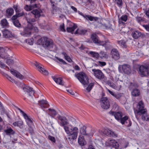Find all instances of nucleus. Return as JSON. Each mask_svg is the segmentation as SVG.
I'll return each instance as SVG.
<instances>
[{"label": "nucleus", "instance_id": "15", "mask_svg": "<svg viewBox=\"0 0 149 149\" xmlns=\"http://www.w3.org/2000/svg\"><path fill=\"white\" fill-rule=\"evenodd\" d=\"M91 39L93 42L98 45H103V42L102 41H101L100 40L98 37L95 34H93L91 35Z\"/></svg>", "mask_w": 149, "mask_h": 149}, {"label": "nucleus", "instance_id": "41", "mask_svg": "<svg viewBox=\"0 0 149 149\" xmlns=\"http://www.w3.org/2000/svg\"><path fill=\"white\" fill-rule=\"evenodd\" d=\"M99 56L101 58H107L108 57V55L107 54H106V53L102 51H101L100 52Z\"/></svg>", "mask_w": 149, "mask_h": 149}, {"label": "nucleus", "instance_id": "6", "mask_svg": "<svg viewBox=\"0 0 149 149\" xmlns=\"http://www.w3.org/2000/svg\"><path fill=\"white\" fill-rule=\"evenodd\" d=\"M32 27L29 28L28 27L21 28L20 30V34L23 36L29 37L31 34Z\"/></svg>", "mask_w": 149, "mask_h": 149}, {"label": "nucleus", "instance_id": "2", "mask_svg": "<svg viewBox=\"0 0 149 149\" xmlns=\"http://www.w3.org/2000/svg\"><path fill=\"white\" fill-rule=\"evenodd\" d=\"M65 131L68 135V139L70 141L77 139L79 132V129L77 127H72L70 128L69 127H65Z\"/></svg>", "mask_w": 149, "mask_h": 149}, {"label": "nucleus", "instance_id": "45", "mask_svg": "<svg viewBox=\"0 0 149 149\" xmlns=\"http://www.w3.org/2000/svg\"><path fill=\"white\" fill-rule=\"evenodd\" d=\"M94 86V83H90L86 88V90L88 92H89Z\"/></svg>", "mask_w": 149, "mask_h": 149}, {"label": "nucleus", "instance_id": "18", "mask_svg": "<svg viewBox=\"0 0 149 149\" xmlns=\"http://www.w3.org/2000/svg\"><path fill=\"white\" fill-rule=\"evenodd\" d=\"M38 102L39 105L44 111H45L44 109L48 107L49 105L47 101L46 100L43 99L39 101Z\"/></svg>", "mask_w": 149, "mask_h": 149}, {"label": "nucleus", "instance_id": "10", "mask_svg": "<svg viewBox=\"0 0 149 149\" xmlns=\"http://www.w3.org/2000/svg\"><path fill=\"white\" fill-rule=\"evenodd\" d=\"M100 102L101 106L103 109H107L109 108L110 104L109 100L106 97L102 98Z\"/></svg>", "mask_w": 149, "mask_h": 149}, {"label": "nucleus", "instance_id": "11", "mask_svg": "<svg viewBox=\"0 0 149 149\" xmlns=\"http://www.w3.org/2000/svg\"><path fill=\"white\" fill-rule=\"evenodd\" d=\"M118 69L122 68L123 72L125 74H130L131 72L130 66L127 64L120 65L118 67Z\"/></svg>", "mask_w": 149, "mask_h": 149}, {"label": "nucleus", "instance_id": "37", "mask_svg": "<svg viewBox=\"0 0 149 149\" xmlns=\"http://www.w3.org/2000/svg\"><path fill=\"white\" fill-rule=\"evenodd\" d=\"M77 28V26L75 25L74 24L72 27H67V31L68 32L71 33L73 31Z\"/></svg>", "mask_w": 149, "mask_h": 149}, {"label": "nucleus", "instance_id": "46", "mask_svg": "<svg viewBox=\"0 0 149 149\" xmlns=\"http://www.w3.org/2000/svg\"><path fill=\"white\" fill-rule=\"evenodd\" d=\"M86 32V31L85 30H80L79 31H76L75 32L76 33H78L79 34L81 35H84Z\"/></svg>", "mask_w": 149, "mask_h": 149}, {"label": "nucleus", "instance_id": "29", "mask_svg": "<svg viewBox=\"0 0 149 149\" xmlns=\"http://www.w3.org/2000/svg\"><path fill=\"white\" fill-rule=\"evenodd\" d=\"M79 143L81 146H83L86 144V142L84 139L83 136H79L78 139Z\"/></svg>", "mask_w": 149, "mask_h": 149}, {"label": "nucleus", "instance_id": "48", "mask_svg": "<svg viewBox=\"0 0 149 149\" xmlns=\"http://www.w3.org/2000/svg\"><path fill=\"white\" fill-rule=\"evenodd\" d=\"M117 5L119 7H121L123 5L122 0H115Z\"/></svg>", "mask_w": 149, "mask_h": 149}, {"label": "nucleus", "instance_id": "61", "mask_svg": "<svg viewBox=\"0 0 149 149\" xmlns=\"http://www.w3.org/2000/svg\"><path fill=\"white\" fill-rule=\"evenodd\" d=\"M145 13V14L148 18L149 17V8L146 9Z\"/></svg>", "mask_w": 149, "mask_h": 149}, {"label": "nucleus", "instance_id": "54", "mask_svg": "<svg viewBox=\"0 0 149 149\" xmlns=\"http://www.w3.org/2000/svg\"><path fill=\"white\" fill-rule=\"evenodd\" d=\"M24 8L27 11H30L32 9L33 7L31 6H29L28 5H26L25 6Z\"/></svg>", "mask_w": 149, "mask_h": 149}, {"label": "nucleus", "instance_id": "58", "mask_svg": "<svg viewBox=\"0 0 149 149\" xmlns=\"http://www.w3.org/2000/svg\"><path fill=\"white\" fill-rule=\"evenodd\" d=\"M98 63L99 65L102 66H104L106 65V63L104 62L99 61Z\"/></svg>", "mask_w": 149, "mask_h": 149}, {"label": "nucleus", "instance_id": "3", "mask_svg": "<svg viewBox=\"0 0 149 149\" xmlns=\"http://www.w3.org/2000/svg\"><path fill=\"white\" fill-rule=\"evenodd\" d=\"M75 76L80 82L84 85H87L89 83L88 79L84 72H80L77 75L75 74Z\"/></svg>", "mask_w": 149, "mask_h": 149}, {"label": "nucleus", "instance_id": "32", "mask_svg": "<svg viewBox=\"0 0 149 149\" xmlns=\"http://www.w3.org/2000/svg\"><path fill=\"white\" fill-rule=\"evenodd\" d=\"M14 12L13 9L12 8H9L6 10V14L8 16H10L13 14Z\"/></svg>", "mask_w": 149, "mask_h": 149}, {"label": "nucleus", "instance_id": "4", "mask_svg": "<svg viewBox=\"0 0 149 149\" xmlns=\"http://www.w3.org/2000/svg\"><path fill=\"white\" fill-rule=\"evenodd\" d=\"M21 85L20 86L21 88L27 94L30 96H32L34 95V91L32 88L24 84V83H21Z\"/></svg>", "mask_w": 149, "mask_h": 149}, {"label": "nucleus", "instance_id": "5", "mask_svg": "<svg viewBox=\"0 0 149 149\" xmlns=\"http://www.w3.org/2000/svg\"><path fill=\"white\" fill-rule=\"evenodd\" d=\"M139 74L142 77L148 76L149 74V67L141 65L139 68Z\"/></svg>", "mask_w": 149, "mask_h": 149}, {"label": "nucleus", "instance_id": "35", "mask_svg": "<svg viewBox=\"0 0 149 149\" xmlns=\"http://www.w3.org/2000/svg\"><path fill=\"white\" fill-rule=\"evenodd\" d=\"M102 42H103L104 44L103 45H101L104 46L106 49H108L111 47V46L110 45V43L109 41H102Z\"/></svg>", "mask_w": 149, "mask_h": 149}, {"label": "nucleus", "instance_id": "19", "mask_svg": "<svg viewBox=\"0 0 149 149\" xmlns=\"http://www.w3.org/2000/svg\"><path fill=\"white\" fill-rule=\"evenodd\" d=\"M109 113L111 115L114 116L115 118L118 121H119L122 117V113L121 112H114L110 111Z\"/></svg>", "mask_w": 149, "mask_h": 149}, {"label": "nucleus", "instance_id": "44", "mask_svg": "<svg viewBox=\"0 0 149 149\" xmlns=\"http://www.w3.org/2000/svg\"><path fill=\"white\" fill-rule=\"evenodd\" d=\"M26 19L27 22L30 24H31L32 22H34L36 21L35 19L34 18H31L26 17Z\"/></svg>", "mask_w": 149, "mask_h": 149}, {"label": "nucleus", "instance_id": "31", "mask_svg": "<svg viewBox=\"0 0 149 149\" xmlns=\"http://www.w3.org/2000/svg\"><path fill=\"white\" fill-rule=\"evenodd\" d=\"M1 24L3 28L8 27L9 26L8 23L6 19H3L1 21Z\"/></svg>", "mask_w": 149, "mask_h": 149}, {"label": "nucleus", "instance_id": "59", "mask_svg": "<svg viewBox=\"0 0 149 149\" xmlns=\"http://www.w3.org/2000/svg\"><path fill=\"white\" fill-rule=\"evenodd\" d=\"M0 67H1L2 68H4L5 67L7 68H8V67L6 66L5 64H4L3 63H2L0 61Z\"/></svg>", "mask_w": 149, "mask_h": 149}, {"label": "nucleus", "instance_id": "21", "mask_svg": "<svg viewBox=\"0 0 149 149\" xmlns=\"http://www.w3.org/2000/svg\"><path fill=\"white\" fill-rule=\"evenodd\" d=\"M86 127L85 126H83L79 129V132L80 134L83 135H86V134L92 135V134L90 133L87 130Z\"/></svg>", "mask_w": 149, "mask_h": 149}, {"label": "nucleus", "instance_id": "39", "mask_svg": "<svg viewBox=\"0 0 149 149\" xmlns=\"http://www.w3.org/2000/svg\"><path fill=\"white\" fill-rule=\"evenodd\" d=\"M62 54L64 56L65 58L68 62L70 63L72 62V59L70 58L69 56L67 55V54L65 52H63L62 53Z\"/></svg>", "mask_w": 149, "mask_h": 149}, {"label": "nucleus", "instance_id": "9", "mask_svg": "<svg viewBox=\"0 0 149 149\" xmlns=\"http://www.w3.org/2000/svg\"><path fill=\"white\" fill-rule=\"evenodd\" d=\"M57 118L61 121L60 125L61 126H63L65 130V127H69L67 125L69 124L68 120L65 117L58 115L57 117Z\"/></svg>", "mask_w": 149, "mask_h": 149}, {"label": "nucleus", "instance_id": "22", "mask_svg": "<svg viewBox=\"0 0 149 149\" xmlns=\"http://www.w3.org/2000/svg\"><path fill=\"white\" fill-rule=\"evenodd\" d=\"M2 32L4 37L6 38H10L14 36L11 32L6 29H4Z\"/></svg>", "mask_w": 149, "mask_h": 149}, {"label": "nucleus", "instance_id": "14", "mask_svg": "<svg viewBox=\"0 0 149 149\" xmlns=\"http://www.w3.org/2000/svg\"><path fill=\"white\" fill-rule=\"evenodd\" d=\"M43 46L44 47H53V42L51 40H49L47 38L44 37Z\"/></svg>", "mask_w": 149, "mask_h": 149}, {"label": "nucleus", "instance_id": "7", "mask_svg": "<svg viewBox=\"0 0 149 149\" xmlns=\"http://www.w3.org/2000/svg\"><path fill=\"white\" fill-rule=\"evenodd\" d=\"M16 108L20 112L22 115L25 119H26V121L27 123V124L28 125L29 127H31L33 124V121L31 120V118H30V117L28 116L26 113H25L23 111H22L18 107H16Z\"/></svg>", "mask_w": 149, "mask_h": 149}, {"label": "nucleus", "instance_id": "20", "mask_svg": "<svg viewBox=\"0 0 149 149\" xmlns=\"http://www.w3.org/2000/svg\"><path fill=\"white\" fill-rule=\"evenodd\" d=\"M103 132L104 134L109 136L116 137L117 136V134L115 133L114 132L111 130L108 129H104Z\"/></svg>", "mask_w": 149, "mask_h": 149}, {"label": "nucleus", "instance_id": "64", "mask_svg": "<svg viewBox=\"0 0 149 149\" xmlns=\"http://www.w3.org/2000/svg\"><path fill=\"white\" fill-rule=\"evenodd\" d=\"M130 86H133L134 87H137L138 85L136 83H131Z\"/></svg>", "mask_w": 149, "mask_h": 149}, {"label": "nucleus", "instance_id": "62", "mask_svg": "<svg viewBox=\"0 0 149 149\" xmlns=\"http://www.w3.org/2000/svg\"><path fill=\"white\" fill-rule=\"evenodd\" d=\"M4 125V122L0 116V126H3Z\"/></svg>", "mask_w": 149, "mask_h": 149}, {"label": "nucleus", "instance_id": "63", "mask_svg": "<svg viewBox=\"0 0 149 149\" xmlns=\"http://www.w3.org/2000/svg\"><path fill=\"white\" fill-rule=\"evenodd\" d=\"M18 16L16 14L15 15H13L12 17V19L13 21L16 20Z\"/></svg>", "mask_w": 149, "mask_h": 149}, {"label": "nucleus", "instance_id": "60", "mask_svg": "<svg viewBox=\"0 0 149 149\" xmlns=\"http://www.w3.org/2000/svg\"><path fill=\"white\" fill-rule=\"evenodd\" d=\"M60 29L62 31H65V30L64 29V24H63V25H60Z\"/></svg>", "mask_w": 149, "mask_h": 149}, {"label": "nucleus", "instance_id": "34", "mask_svg": "<svg viewBox=\"0 0 149 149\" xmlns=\"http://www.w3.org/2000/svg\"><path fill=\"white\" fill-rule=\"evenodd\" d=\"M127 19V16L126 15H122L120 18V19L119 20V22L120 24L122 23L123 24V22H122L123 21L125 22Z\"/></svg>", "mask_w": 149, "mask_h": 149}, {"label": "nucleus", "instance_id": "28", "mask_svg": "<svg viewBox=\"0 0 149 149\" xmlns=\"http://www.w3.org/2000/svg\"><path fill=\"white\" fill-rule=\"evenodd\" d=\"M142 35L141 33L138 31H135L132 33V35L133 37L135 39L138 38Z\"/></svg>", "mask_w": 149, "mask_h": 149}, {"label": "nucleus", "instance_id": "57", "mask_svg": "<svg viewBox=\"0 0 149 149\" xmlns=\"http://www.w3.org/2000/svg\"><path fill=\"white\" fill-rule=\"evenodd\" d=\"M143 26L146 30L149 31V24L146 25H143Z\"/></svg>", "mask_w": 149, "mask_h": 149}, {"label": "nucleus", "instance_id": "38", "mask_svg": "<svg viewBox=\"0 0 149 149\" xmlns=\"http://www.w3.org/2000/svg\"><path fill=\"white\" fill-rule=\"evenodd\" d=\"M117 42L118 44L122 47L125 48L126 47V45L125 42L123 40L118 41Z\"/></svg>", "mask_w": 149, "mask_h": 149}, {"label": "nucleus", "instance_id": "26", "mask_svg": "<svg viewBox=\"0 0 149 149\" xmlns=\"http://www.w3.org/2000/svg\"><path fill=\"white\" fill-rule=\"evenodd\" d=\"M31 12L34 15L35 17L37 18H39L40 16V14L42 12V11L41 10L34 9Z\"/></svg>", "mask_w": 149, "mask_h": 149}, {"label": "nucleus", "instance_id": "23", "mask_svg": "<svg viewBox=\"0 0 149 149\" xmlns=\"http://www.w3.org/2000/svg\"><path fill=\"white\" fill-rule=\"evenodd\" d=\"M4 132L7 135H13L15 134V132L10 127H7L4 130Z\"/></svg>", "mask_w": 149, "mask_h": 149}, {"label": "nucleus", "instance_id": "8", "mask_svg": "<svg viewBox=\"0 0 149 149\" xmlns=\"http://www.w3.org/2000/svg\"><path fill=\"white\" fill-rule=\"evenodd\" d=\"M119 121L122 125L124 124L127 127H130L131 125L132 122L127 116H125L122 117Z\"/></svg>", "mask_w": 149, "mask_h": 149}, {"label": "nucleus", "instance_id": "24", "mask_svg": "<svg viewBox=\"0 0 149 149\" xmlns=\"http://www.w3.org/2000/svg\"><path fill=\"white\" fill-rule=\"evenodd\" d=\"M82 16L86 20H90V21H93L95 20V21H97L98 18L97 17H93L89 15H84L83 14H81Z\"/></svg>", "mask_w": 149, "mask_h": 149}, {"label": "nucleus", "instance_id": "12", "mask_svg": "<svg viewBox=\"0 0 149 149\" xmlns=\"http://www.w3.org/2000/svg\"><path fill=\"white\" fill-rule=\"evenodd\" d=\"M106 145L107 146H111L114 148L116 149L118 148L119 147L118 143L113 139L108 140L106 142Z\"/></svg>", "mask_w": 149, "mask_h": 149}, {"label": "nucleus", "instance_id": "52", "mask_svg": "<svg viewBox=\"0 0 149 149\" xmlns=\"http://www.w3.org/2000/svg\"><path fill=\"white\" fill-rule=\"evenodd\" d=\"M43 41H44V37L39 39L37 41V43L39 45H43Z\"/></svg>", "mask_w": 149, "mask_h": 149}, {"label": "nucleus", "instance_id": "49", "mask_svg": "<svg viewBox=\"0 0 149 149\" xmlns=\"http://www.w3.org/2000/svg\"><path fill=\"white\" fill-rule=\"evenodd\" d=\"M6 63L9 65L13 64L14 63V61L12 59H7L6 61Z\"/></svg>", "mask_w": 149, "mask_h": 149}, {"label": "nucleus", "instance_id": "16", "mask_svg": "<svg viewBox=\"0 0 149 149\" xmlns=\"http://www.w3.org/2000/svg\"><path fill=\"white\" fill-rule=\"evenodd\" d=\"M35 65L38 69L39 71L41 73L45 75H47L48 74V71L43 68L42 67V65L36 62L35 63Z\"/></svg>", "mask_w": 149, "mask_h": 149}, {"label": "nucleus", "instance_id": "17", "mask_svg": "<svg viewBox=\"0 0 149 149\" xmlns=\"http://www.w3.org/2000/svg\"><path fill=\"white\" fill-rule=\"evenodd\" d=\"M111 55L112 58L115 60L120 58V55L118 51L116 49H113L111 51Z\"/></svg>", "mask_w": 149, "mask_h": 149}, {"label": "nucleus", "instance_id": "1", "mask_svg": "<svg viewBox=\"0 0 149 149\" xmlns=\"http://www.w3.org/2000/svg\"><path fill=\"white\" fill-rule=\"evenodd\" d=\"M147 109H144V103L142 101L139 102L134 109L135 114L136 118H139L138 116H142V119L146 121L149 120V115L147 114Z\"/></svg>", "mask_w": 149, "mask_h": 149}, {"label": "nucleus", "instance_id": "47", "mask_svg": "<svg viewBox=\"0 0 149 149\" xmlns=\"http://www.w3.org/2000/svg\"><path fill=\"white\" fill-rule=\"evenodd\" d=\"M13 22L14 25L16 27H19L21 26V24L18 20L13 21Z\"/></svg>", "mask_w": 149, "mask_h": 149}, {"label": "nucleus", "instance_id": "56", "mask_svg": "<svg viewBox=\"0 0 149 149\" xmlns=\"http://www.w3.org/2000/svg\"><path fill=\"white\" fill-rule=\"evenodd\" d=\"M48 139L52 141L55 143L56 141L55 139V138L52 136H48Z\"/></svg>", "mask_w": 149, "mask_h": 149}, {"label": "nucleus", "instance_id": "13", "mask_svg": "<svg viewBox=\"0 0 149 149\" xmlns=\"http://www.w3.org/2000/svg\"><path fill=\"white\" fill-rule=\"evenodd\" d=\"M92 70L94 72V75L97 78L101 79L104 78V75L100 70L93 69Z\"/></svg>", "mask_w": 149, "mask_h": 149}, {"label": "nucleus", "instance_id": "27", "mask_svg": "<svg viewBox=\"0 0 149 149\" xmlns=\"http://www.w3.org/2000/svg\"><path fill=\"white\" fill-rule=\"evenodd\" d=\"M52 78L54 81L57 84L63 86L64 84L62 78L61 77L56 78L55 76H52Z\"/></svg>", "mask_w": 149, "mask_h": 149}, {"label": "nucleus", "instance_id": "53", "mask_svg": "<svg viewBox=\"0 0 149 149\" xmlns=\"http://www.w3.org/2000/svg\"><path fill=\"white\" fill-rule=\"evenodd\" d=\"M107 83L111 87L114 88V87L115 86V84H113L112 82H111L110 81H107Z\"/></svg>", "mask_w": 149, "mask_h": 149}, {"label": "nucleus", "instance_id": "43", "mask_svg": "<svg viewBox=\"0 0 149 149\" xmlns=\"http://www.w3.org/2000/svg\"><path fill=\"white\" fill-rule=\"evenodd\" d=\"M87 130H89L88 131L90 133H91L92 134V135H90V134H86V135L87 136H93L94 133L95 132V130L93 128H92L90 127H88L87 128Z\"/></svg>", "mask_w": 149, "mask_h": 149}, {"label": "nucleus", "instance_id": "30", "mask_svg": "<svg viewBox=\"0 0 149 149\" xmlns=\"http://www.w3.org/2000/svg\"><path fill=\"white\" fill-rule=\"evenodd\" d=\"M132 95L134 97H136L139 96L140 93L139 89L135 88L133 89L132 91Z\"/></svg>", "mask_w": 149, "mask_h": 149}, {"label": "nucleus", "instance_id": "33", "mask_svg": "<svg viewBox=\"0 0 149 149\" xmlns=\"http://www.w3.org/2000/svg\"><path fill=\"white\" fill-rule=\"evenodd\" d=\"M48 110L49 114L52 117H54L56 115V113L54 109H49Z\"/></svg>", "mask_w": 149, "mask_h": 149}, {"label": "nucleus", "instance_id": "55", "mask_svg": "<svg viewBox=\"0 0 149 149\" xmlns=\"http://www.w3.org/2000/svg\"><path fill=\"white\" fill-rule=\"evenodd\" d=\"M55 58L59 62H61L63 64H66V63L63 59L57 57H55Z\"/></svg>", "mask_w": 149, "mask_h": 149}, {"label": "nucleus", "instance_id": "25", "mask_svg": "<svg viewBox=\"0 0 149 149\" xmlns=\"http://www.w3.org/2000/svg\"><path fill=\"white\" fill-rule=\"evenodd\" d=\"M11 72L14 76L17 78H19L21 79H23L24 78V76L22 75L20 73L17 72L16 70H15L14 69L11 70Z\"/></svg>", "mask_w": 149, "mask_h": 149}, {"label": "nucleus", "instance_id": "51", "mask_svg": "<svg viewBox=\"0 0 149 149\" xmlns=\"http://www.w3.org/2000/svg\"><path fill=\"white\" fill-rule=\"evenodd\" d=\"M122 96V95L121 93H115L114 97H115L117 99H120L121 96Z\"/></svg>", "mask_w": 149, "mask_h": 149}, {"label": "nucleus", "instance_id": "40", "mask_svg": "<svg viewBox=\"0 0 149 149\" xmlns=\"http://www.w3.org/2000/svg\"><path fill=\"white\" fill-rule=\"evenodd\" d=\"M23 123L22 121H18L15 122L13 123V125L15 126H18L20 127L23 125Z\"/></svg>", "mask_w": 149, "mask_h": 149}, {"label": "nucleus", "instance_id": "36", "mask_svg": "<svg viewBox=\"0 0 149 149\" xmlns=\"http://www.w3.org/2000/svg\"><path fill=\"white\" fill-rule=\"evenodd\" d=\"M122 83V82L121 81L117 82L116 83V85L115 84L114 89H115L118 91L121 88V83Z\"/></svg>", "mask_w": 149, "mask_h": 149}, {"label": "nucleus", "instance_id": "50", "mask_svg": "<svg viewBox=\"0 0 149 149\" xmlns=\"http://www.w3.org/2000/svg\"><path fill=\"white\" fill-rule=\"evenodd\" d=\"M136 20L139 23H140L143 21L144 20V19L141 17H136Z\"/></svg>", "mask_w": 149, "mask_h": 149}, {"label": "nucleus", "instance_id": "42", "mask_svg": "<svg viewBox=\"0 0 149 149\" xmlns=\"http://www.w3.org/2000/svg\"><path fill=\"white\" fill-rule=\"evenodd\" d=\"M89 54L92 55L93 57L97 58L99 56V54L95 52L90 51L89 52Z\"/></svg>", "mask_w": 149, "mask_h": 149}]
</instances>
